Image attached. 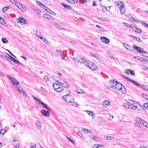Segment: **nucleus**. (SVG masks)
<instances>
[{
    "instance_id": "nucleus-2",
    "label": "nucleus",
    "mask_w": 148,
    "mask_h": 148,
    "mask_svg": "<svg viewBox=\"0 0 148 148\" xmlns=\"http://www.w3.org/2000/svg\"><path fill=\"white\" fill-rule=\"evenodd\" d=\"M133 48L137 52L140 53H147V52L145 51L143 48L136 45H133Z\"/></svg>"
},
{
    "instance_id": "nucleus-53",
    "label": "nucleus",
    "mask_w": 148,
    "mask_h": 148,
    "mask_svg": "<svg viewBox=\"0 0 148 148\" xmlns=\"http://www.w3.org/2000/svg\"><path fill=\"white\" fill-rule=\"evenodd\" d=\"M34 10L36 12L39 14H40L41 13V11L38 9H36L35 10Z\"/></svg>"
},
{
    "instance_id": "nucleus-49",
    "label": "nucleus",
    "mask_w": 148,
    "mask_h": 148,
    "mask_svg": "<svg viewBox=\"0 0 148 148\" xmlns=\"http://www.w3.org/2000/svg\"><path fill=\"white\" fill-rule=\"evenodd\" d=\"M43 16L44 17L49 19H50L51 17L50 16L47 14H44L43 15Z\"/></svg>"
},
{
    "instance_id": "nucleus-61",
    "label": "nucleus",
    "mask_w": 148,
    "mask_h": 148,
    "mask_svg": "<svg viewBox=\"0 0 148 148\" xmlns=\"http://www.w3.org/2000/svg\"><path fill=\"white\" fill-rule=\"evenodd\" d=\"M120 10L121 14L123 15L124 13V10L123 9H121H121H120Z\"/></svg>"
},
{
    "instance_id": "nucleus-60",
    "label": "nucleus",
    "mask_w": 148,
    "mask_h": 148,
    "mask_svg": "<svg viewBox=\"0 0 148 148\" xmlns=\"http://www.w3.org/2000/svg\"><path fill=\"white\" fill-rule=\"evenodd\" d=\"M3 131V129H2V130H1L0 131V134L1 135H2V136H3L5 134L4 133V132Z\"/></svg>"
},
{
    "instance_id": "nucleus-3",
    "label": "nucleus",
    "mask_w": 148,
    "mask_h": 148,
    "mask_svg": "<svg viewBox=\"0 0 148 148\" xmlns=\"http://www.w3.org/2000/svg\"><path fill=\"white\" fill-rule=\"evenodd\" d=\"M59 85V83H54L53 85V87L54 90L58 92H61L64 90V89L60 87Z\"/></svg>"
},
{
    "instance_id": "nucleus-57",
    "label": "nucleus",
    "mask_w": 148,
    "mask_h": 148,
    "mask_svg": "<svg viewBox=\"0 0 148 148\" xmlns=\"http://www.w3.org/2000/svg\"><path fill=\"white\" fill-rule=\"evenodd\" d=\"M67 1L70 3L73 4H75V2L73 1V0H67Z\"/></svg>"
},
{
    "instance_id": "nucleus-59",
    "label": "nucleus",
    "mask_w": 148,
    "mask_h": 148,
    "mask_svg": "<svg viewBox=\"0 0 148 148\" xmlns=\"http://www.w3.org/2000/svg\"><path fill=\"white\" fill-rule=\"evenodd\" d=\"M123 24L125 26L127 27H131V26L130 25L129 26V24L128 23H127L125 22H124L123 23Z\"/></svg>"
},
{
    "instance_id": "nucleus-58",
    "label": "nucleus",
    "mask_w": 148,
    "mask_h": 148,
    "mask_svg": "<svg viewBox=\"0 0 148 148\" xmlns=\"http://www.w3.org/2000/svg\"><path fill=\"white\" fill-rule=\"evenodd\" d=\"M60 81H59V82H60L59 84H64V83L65 82L63 80L61 79H60Z\"/></svg>"
},
{
    "instance_id": "nucleus-6",
    "label": "nucleus",
    "mask_w": 148,
    "mask_h": 148,
    "mask_svg": "<svg viewBox=\"0 0 148 148\" xmlns=\"http://www.w3.org/2000/svg\"><path fill=\"white\" fill-rule=\"evenodd\" d=\"M7 76L10 79V82L13 84L16 85L19 84V82L16 79H14L12 77H11V75H8Z\"/></svg>"
},
{
    "instance_id": "nucleus-42",
    "label": "nucleus",
    "mask_w": 148,
    "mask_h": 148,
    "mask_svg": "<svg viewBox=\"0 0 148 148\" xmlns=\"http://www.w3.org/2000/svg\"><path fill=\"white\" fill-rule=\"evenodd\" d=\"M77 135L79 137L82 138L83 136V135L82 133L79 131H78L77 132Z\"/></svg>"
},
{
    "instance_id": "nucleus-56",
    "label": "nucleus",
    "mask_w": 148,
    "mask_h": 148,
    "mask_svg": "<svg viewBox=\"0 0 148 148\" xmlns=\"http://www.w3.org/2000/svg\"><path fill=\"white\" fill-rule=\"evenodd\" d=\"M131 71V69H127L125 70V72L127 74H130V71Z\"/></svg>"
},
{
    "instance_id": "nucleus-31",
    "label": "nucleus",
    "mask_w": 148,
    "mask_h": 148,
    "mask_svg": "<svg viewBox=\"0 0 148 148\" xmlns=\"http://www.w3.org/2000/svg\"><path fill=\"white\" fill-rule=\"evenodd\" d=\"M99 19L100 20H101L103 21H109V20L107 18H106V17H101L99 18Z\"/></svg>"
},
{
    "instance_id": "nucleus-46",
    "label": "nucleus",
    "mask_w": 148,
    "mask_h": 148,
    "mask_svg": "<svg viewBox=\"0 0 148 148\" xmlns=\"http://www.w3.org/2000/svg\"><path fill=\"white\" fill-rule=\"evenodd\" d=\"M142 125H143V126L145 127L148 128V123L145 122H143Z\"/></svg>"
},
{
    "instance_id": "nucleus-24",
    "label": "nucleus",
    "mask_w": 148,
    "mask_h": 148,
    "mask_svg": "<svg viewBox=\"0 0 148 148\" xmlns=\"http://www.w3.org/2000/svg\"><path fill=\"white\" fill-rule=\"evenodd\" d=\"M36 125L38 126V129H42V126L41 124H40V123L38 121H36Z\"/></svg>"
},
{
    "instance_id": "nucleus-15",
    "label": "nucleus",
    "mask_w": 148,
    "mask_h": 148,
    "mask_svg": "<svg viewBox=\"0 0 148 148\" xmlns=\"http://www.w3.org/2000/svg\"><path fill=\"white\" fill-rule=\"evenodd\" d=\"M8 55L9 56V57H10V58H11V61H10V62L12 61H13L14 62H15L16 63H17L18 64H20V63L19 62H18V61L15 60L14 58H13L11 56H10L9 54H8Z\"/></svg>"
},
{
    "instance_id": "nucleus-40",
    "label": "nucleus",
    "mask_w": 148,
    "mask_h": 148,
    "mask_svg": "<svg viewBox=\"0 0 148 148\" xmlns=\"http://www.w3.org/2000/svg\"><path fill=\"white\" fill-rule=\"evenodd\" d=\"M81 129L83 131H84V132H86L87 133H88V132H91V130H89L86 128H82Z\"/></svg>"
},
{
    "instance_id": "nucleus-27",
    "label": "nucleus",
    "mask_w": 148,
    "mask_h": 148,
    "mask_svg": "<svg viewBox=\"0 0 148 148\" xmlns=\"http://www.w3.org/2000/svg\"><path fill=\"white\" fill-rule=\"evenodd\" d=\"M100 6L101 8H102V10L103 12H105L107 11V9L104 6H103L101 4H100Z\"/></svg>"
},
{
    "instance_id": "nucleus-11",
    "label": "nucleus",
    "mask_w": 148,
    "mask_h": 148,
    "mask_svg": "<svg viewBox=\"0 0 148 148\" xmlns=\"http://www.w3.org/2000/svg\"><path fill=\"white\" fill-rule=\"evenodd\" d=\"M66 99L67 100H66V101L67 102L71 103V104L72 106H74L75 107H77L78 105L76 102L75 101H71V100L70 99H68L67 98Z\"/></svg>"
},
{
    "instance_id": "nucleus-36",
    "label": "nucleus",
    "mask_w": 148,
    "mask_h": 148,
    "mask_svg": "<svg viewBox=\"0 0 148 148\" xmlns=\"http://www.w3.org/2000/svg\"><path fill=\"white\" fill-rule=\"evenodd\" d=\"M9 1L12 3L13 4L17 6V3H18L16 1H15L14 0H9Z\"/></svg>"
},
{
    "instance_id": "nucleus-32",
    "label": "nucleus",
    "mask_w": 148,
    "mask_h": 148,
    "mask_svg": "<svg viewBox=\"0 0 148 148\" xmlns=\"http://www.w3.org/2000/svg\"><path fill=\"white\" fill-rule=\"evenodd\" d=\"M102 146L98 144H95L93 146V148H102Z\"/></svg>"
},
{
    "instance_id": "nucleus-26",
    "label": "nucleus",
    "mask_w": 148,
    "mask_h": 148,
    "mask_svg": "<svg viewBox=\"0 0 148 148\" xmlns=\"http://www.w3.org/2000/svg\"><path fill=\"white\" fill-rule=\"evenodd\" d=\"M89 137L90 138L95 140L96 141H98V138L96 136H94L93 135H91L89 136Z\"/></svg>"
},
{
    "instance_id": "nucleus-35",
    "label": "nucleus",
    "mask_w": 148,
    "mask_h": 148,
    "mask_svg": "<svg viewBox=\"0 0 148 148\" xmlns=\"http://www.w3.org/2000/svg\"><path fill=\"white\" fill-rule=\"evenodd\" d=\"M43 78L47 82H48L49 81V79L47 75H44L43 76Z\"/></svg>"
},
{
    "instance_id": "nucleus-34",
    "label": "nucleus",
    "mask_w": 148,
    "mask_h": 148,
    "mask_svg": "<svg viewBox=\"0 0 148 148\" xmlns=\"http://www.w3.org/2000/svg\"><path fill=\"white\" fill-rule=\"evenodd\" d=\"M143 89L146 90H148V86L146 85H143L142 87Z\"/></svg>"
},
{
    "instance_id": "nucleus-25",
    "label": "nucleus",
    "mask_w": 148,
    "mask_h": 148,
    "mask_svg": "<svg viewBox=\"0 0 148 148\" xmlns=\"http://www.w3.org/2000/svg\"><path fill=\"white\" fill-rule=\"evenodd\" d=\"M2 56L4 58L7 60L8 61L10 62L11 61V58L10 57H9L6 55H2Z\"/></svg>"
},
{
    "instance_id": "nucleus-48",
    "label": "nucleus",
    "mask_w": 148,
    "mask_h": 148,
    "mask_svg": "<svg viewBox=\"0 0 148 148\" xmlns=\"http://www.w3.org/2000/svg\"><path fill=\"white\" fill-rule=\"evenodd\" d=\"M63 86L64 87L67 88L69 87V85L67 84L66 82L64 83V84H63Z\"/></svg>"
},
{
    "instance_id": "nucleus-18",
    "label": "nucleus",
    "mask_w": 148,
    "mask_h": 148,
    "mask_svg": "<svg viewBox=\"0 0 148 148\" xmlns=\"http://www.w3.org/2000/svg\"><path fill=\"white\" fill-rule=\"evenodd\" d=\"M123 45L124 47L127 50L132 51V50L130 49V47L129 45L123 43Z\"/></svg>"
},
{
    "instance_id": "nucleus-47",
    "label": "nucleus",
    "mask_w": 148,
    "mask_h": 148,
    "mask_svg": "<svg viewBox=\"0 0 148 148\" xmlns=\"http://www.w3.org/2000/svg\"><path fill=\"white\" fill-rule=\"evenodd\" d=\"M123 106L126 108H130V105L127 103H125L124 104Z\"/></svg>"
},
{
    "instance_id": "nucleus-54",
    "label": "nucleus",
    "mask_w": 148,
    "mask_h": 148,
    "mask_svg": "<svg viewBox=\"0 0 148 148\" xmlns=\"http://www.w3.org/2000/svg\"><path fill=\"white\" fill-rule=\"evenodd\" d=\"M141 23L143 26L148 27V24L145 23L144 22H141Z\"/></svg>"
},
{
    "instance_id": "nucleus-12",
    "label": "nucleus",
    "mask_w": 148,
    "mask_h": 148,
    "mask_svg": "<svg viewBox=\"0 0 148 148\" xmlns=\"http://www.w3.org/2000/svg\"><path fill=\"white\" fill-rule=\"evenodd\" d=\"M130 104L131 105H132L133 107H135V108L137 109L138 110H140V109L138 108V107L137 106L138 104L136 102L132 101L131 100L130 101Z\"/></svg>"
},
{
    "instance_id": "nucleus-5",
    "label": "nucleus",
    "mask_w": 148,
    "mask_h": 148,
    "mask_svg": "<svg viewBox=\"0 0 148 148\" xmlns=\"http://www.w3.org/2000/svg\"><path fill=\"white\" fill-rule=\"evenodd\" d=\"M16 20L18 23H20L21 24H26L28 23L27 21L25 20V19L22 17H19L17 18Z\"/></svg>"
},
{
    "instance_id": "nucleus-13",
    "label": "nucleus",
    "mask_w": 148,
    "mask_h": 148,
    "mask_svg": "<svg viewBox=\"0 0 148 148\" xmlns=\"http://www.w3.org/2000/svg\"><path fill=\"white\" fill-rule=\"evenodd\" d=\"M100 39L103 42H105V43H108L109 42V39L105 37H101Z\"/></svg>"
},
{
    "instance_id": "nucleus-7",
    "label": "nucleus",
    "mask_w": 148,
    "mask_h": 148,
    "mask_svg": "<svg viewBox=\"0 0 148 148\" xmlns=\"http://www.w3.org/2000/svg\"><path fill=\"white\" fill-rule=\"evenodd\" d=\"M122 77L123 78L126 79L128 81L132 83L136 86H140V85L139 84L137 83L136 82L131 79L128 78L127 77H125L123 75H122Z\"/></svg>"
},
{
    "instance_id": "nucleus-1",
    "label": "nucleus",
    "mask_w": 148,
    "mask_h": 148,
    "mask_svg": "<svg viewBox=\"0 0 148 148\" xmlns=\"http://www.w3.org/2000/svg\"><path fill=\"white\" fill-rule=\"evenodd\" d=\"M114 86V88L119 90V91L121 92L123 94H125L126 93L127 91L125 87L123 86L119 82H118L117 84Z\"/></svg>"
},
{
    "instance_id": "nucleus-55",
    "label": "nucleus",
    "mask_w": 148,
    "mask_h": 148,
    "mask_svg": "<svg viewBox=\"0 0 148 148\" xmlns=\"http://www.w3.org/2000/svg\"><path fill=\"white\" fill-rule=\"evenodd\" d=\"M9 8L8 7H4L3 8V11L5 12L8 10L9 9Z\"/></svg>"
},
{
    "instance_id": "nucleus-20",
    "label": "nucleus",
    "mask_w": 148,
    "mask_h": 148,
    "mask_svg": "<svg viewBox=\"0 0 148 148\" xmlns=\"http://www.w3.org/2000/svg\"><path fill=\"white\" fill-rule=\"evenodd\" d=\"M54 26H55L57 28L59 29H62V30H65L64 28L62 27L60 25L57 23H55L54 25Z\"/></svg>"
},
{
    "instance_id": "nucleus-64",
    "label": "nucleus",
    "mask_w": 148,
    "mask_h": 148,
    "mask_svg": "<svg viewBox=\"0 0 148 148\" xmlns=\"http://www.w3.org/2000/svg\"><path fill=\"white\" fill-rule=\"evenodd\" d=\"M43 41L44 42H45L47 45H49V42L45 38V40H44Z\"/></svg>"
},
{
    "instance_id": "nucleus-29",
    "label": "nucleus",
    "mask_w": 148,
    "mask_h": 148,
    "mask_svg": "<svg viewBox=\"0 0 148 148\" xmlns=\"http://www.w3.org/2000/svg\"><path fill=\"white\" fill-rule=\"evenodd\" d=\"M81 59L84 63L87 66L88 65L87 64H88L86 61V59L84 57H83L81 58Z\"/></svg>"
},
{
    "instance_id": "nucleus-4",
    "label": "nucleus",
    "mask_w": 148,
    "mask_h": 148,
    "mask_svg": "<svg viewBox=\"0 0 148 148\" xmlns=\"http://www.w3.org/2000/svg\"><path fill=\"white\" fill-rule=\"evenodd\" d=\"M87 65V66L93 70L96 71L98 69L97 66L92 62L89 63Z\"/></svg>"
},
{
    "instance_id": "nucleus-52",
    "label": "nucleus",
    "mask_w": 148,
    "mask_h": 148,
    "mask_svg": "<svg viewBox=\"0 0 148 148\" xmlns=\"http://www.w3.org/2000/svg\"><path fill=\"white\" fill-rule=\"evenodd\" d=\"M74 61L76 63H77L79 64H80L82 63L81 61H79V60H78L77 59H75L74 60Z\"/></svg>"
},
{
    "instance_id": "nucleus-62",
    "label": "nucleus",
    "mask_w": 148,
    "mask_h": 148,
    "mask_svg": "<svg viewBox=\"0 0 148 148\" xmlns=\"http://www.w3.org/2000/svg\"><path fill=\"white\" fill-rule=\"evenodd\" d=\"M36 35L37 36L40 38V37L42 35L40 33V32H39V33H37L36 34Z\"/></svg>"
},
{
    "instance_id": "nucleus-8",
    "label": "nucleus",
    "mask_w": 148,
    "mask_h": 148,
    "mask_svg": "<svg viewBox=\"0 0 148 148\" xmlns=\"http://www.w3.org/2000/svg\"><path fill=\"white\" fill-rule=\"evenodd\" d=\"M17 6L20 9L22 10L23 11H25L27 10V8L25 6L20 3H17Z\"/></svg>"
},
{
    "instance_id": "nucleus-45",
    "label": "nucleus",
    "mask_w": 148,
    "mask_h": 148,
    "mask_svg": "<svg viewBox=\"0 0 148 148\" xmlns=\"http://www.w3.org/2000/svg\"><path fill=\"white\" fill-rule=\"evenodd\" d=\"M130 20L131 21H137L138 22H139V21H138L137 20H136L135 18L131 17V18H130Z\"/></svg>"
},
{
    "instance_id": "nucleus-43",
    "label": "nucleus",
    "mask_w": 148,
    "mask_h": 148,
    "mask_svg": "<svg viewBox=\"0 0 148 148\" xmlns=\"http://www.w3.org/2000/svg\"><path fill=\"white\" fill-rule=\"evenodd\" d=\"M121 3L122 4L120 6L119 9H121H121H123V8L125 6V4L124 3L121 1Z\"/></svg>"
},
{
    "instance_id": "nucleus-38",
    "label": "nucleus",
    "mask_w": 148,
    "mask_h": 148,
    "mask_svg": "<svg viewBox=\"0 0 148 148\" xmlns=\"http://www.w3.org/2000/svg\"><path fill=\"white\" fill-rule=\"evenodd\" d=\"M65 136H66V139L68 140V141H69L70 142H71V143H72L73 144H74V143H75L71 139L69 138L68 137L66 136V135H65Z\"/></svg>"
},
{
    "instance_id": "nucleus-37",
    "label": "nucleus",
    "mask_w": 148,
    "mask_h": 148,
    "mask_svg": "<svg viewBox=\"0 0 148 148\" xmlns=\"http://www.w3.org/2000/svg\"><path fill=\"white\" fill-rule=\"evenodd\" d=\"M20 94H22V96L23 97H26V95L24 91L23 90H21V91Z\"/></svg>"
},
{
    "instance_id": "nucleus-50",
    "label": "nucleus",
    "mask_w": 148,
    "mask_h": 148,
    "mask_svg": "<svg viewBox=\"0 0 148 148\" xmlns=\"http://www.w3.org/2000/svg\"><path fill=\"white\" fill-rule=\"evenodd\" d=\"M134 38H135V40L139 42H141V40L139 38L135 36Z\"/></svg>"
},
{
    "instance_id": "nucleus-41",
    "label": "nucleus",
    "mask_w": 148,
    "mask_h": 148,
    "mask_svg": "<svg viewBox=\"0 0 148 148\" xmlns=\"http://www.w3.org/2000/svg\"><path fill=\"white\" fill-rule=\"evenodd\" d=\"M144 107L148 110V103H145L143 105Z\"/></svg>"
},
{
    "instance_id": "nucleus-44",
    "label": "nucleus",
    "mask_w": 148,
    "mask_h": 148,
    "mask_svg": "<svg viewBox=\"0 0 148 148\" xmlns=\"http://www.w3.org/2000/svg\"><path fill=\"white\" fill-rule=\"evenodd\" d=\"M141 96L143 97L144 98H145L146 99L148 100V96L147 95L144 94H141Z\"/></svg>"
},
{
    "instance_id": "nucleus-39",
    "label": "nucleus",
    "mask_w": 148,
    "mask_h": 148,
    "mask_svg": "<svg viewBox=\"0 0 148 148\" xmlns=\"http://www.w3.org/2000/svg\"><path fill=\"white\" fill-rule=\"evenodd\" d=\"M36 144L31 143L30 145V147L31 148H36Z\"/></svg>"
},
{
    "instance_id": "nucleus-9",
    "label": "nucleus",
    "mask_w": 148,
    "mask_h": 148,
    "mask_svg": "<svg viewBox=\"0 0 148 148\" xmlns=\"http://www.w3.org/2000/svg\"><path fill=\"white\" fill-rule=\"evenodd\" d=\"M118 82L116 80L114 79H112L110 81V84L112 86L111 87V88L112 87H114L117 84V82Z\"/></svg>"
},
{
    "instance_id": "nucleus-22",
    "label": "nucleus",
    "mask_w": 148,
    "mask_h": 148,
    "mask_svg": "<svg viewBox=\"0 0 148 148\" xmlns=\"http://www.w3.org/2000/svg\"><path fill=\"white\" fill-rule=\"evenodd\" d=\"M41 104L46 109L50 111L51 110V109L48 108L47 105L44 102H41Z\"/></svg>"
},
{
    "instance_id": "nucleus-10",
    "label": "nucleus",
    "mask_w": 148,
    "mask_h": 148,
    "mask_svg": "<svg viewBox=\"0 0 148 148\" xmlns=\"http://www.w3.org/2000/svg\"><path fill=\"white\" fill-rule=\"evenodd\" d=\"M41 113L46 116H49L50 114L49 112L45 110H42L40 111Z\"/></svg>"
},
{
    "instance_id": "nucleus-14",
    "label": "nucleus",
    "mask_w": 148,
    "mask_h": 148,
    "mask_svg": "<svg viewBox=\"0 0 148 148\" xmlns=\"http://www.w3.org/2000/svg\"><path fill=\"white\" fill-rule=\"evenodd\" d=\"M133 29L134 31L137 33H140L142 32V30L138 27H133Z\"/></svg>"
},
{
    "instance_id": "nucleus-63",
    "label": "nucleus",
    "mask_w": 148,
    "mask_h": 148,
    "mask_svg": "<svg viewBox=\"0 0 148 148\" xmlns=\"http://www.w3.org/2000/svg\"><path fill=\"white\" fill-rule=\"evenodd\" d=\"M130 73V74H131L132 75H134L135 74V72L134 71L132 70H131V71Z\"/></svg>"
},
{
    "instance_id": "nucleus-30",
    "label": "nucleus",
    "mask_w": 148,
    "mask_h": 148,
    "mask_svg": "<svg viewBox=\"0 0 148 148\" xmlns=\"http://www.w3.org/2000/svg\"><path fill=\"white\" fill-rule=\"evenodd\" d=\"M47 12H48V13H49L53 15L54 16H55L56 15V14L54 12L52 11L51 10H50V9H47Z\"/></svg>"
},
{
    "instance_id": "nucleus-21",
    "label": "nucleus",
    "mask_w": 148,
    "mask_h": 148,
    "mask_svg": "<svg viewBox=\"0 0 148 148\" xmlns=\"http://www.w3.org/2000/svg\"><path fill=\"white\" fill-rule=\"evenodd\" d=\"M135 120L138 123L141 124H142V123H143V122L144 121L142 119L139 118H135Z\"/></svg>"
},
{
    "instance_id": "nucleus-16",
    "label": "nucleus",
    "mask_w": 148,
    "mask_h": 148,
    "mask_svg": "<svg viewBox=\"0 0 148 148\" xmlns=\"http://www.w3.org/2000/svg\"><path fill=\"white\" fill-rule=\"evenodd\" d=\"M88 114L90 116H91L93 119L95 117V114L94 112L91 111L86 110Z\"/></svg>"
},
{
    "instance_id": "nucleus-33",
    "label": "nucleus",
    "mask_w": 148,
    "mask_h": 148,
    "mask_svg": "<svg viewBox=\"0 0 148 148\" xmlns=\"http://www.w3.org/2000/svg\"><path fill=\"white\" fill-rule=\"evenodd\" d=\"M1 40L3 43H6L8 42V40L5 38H2Z\"/></svg>"
},
{
    "instance_id": "nucleus-51",
    "label": "nucleus",
    "mask_w": 148,
    "mask_h": 148,
    "mask_svg": "<svg viewBox=\"0 0 148 148\" xmlns=\"http://www.w3.org/2000/svg\"><path fill=\"white\" fill-rule=\"evenodd\" d=\"M69 98H70V97H68V96H66V95H64L63 96V99L64 100H65L66 101V100H67V99H66L67 98L68 99H69Z\"/></svg>"
},
{
    "instance_id": "nucleus-17",
    "label": "nucleus",
    "mask_w": 148,
    "mask_h": 148,
    "mask_svg": "<svg viewBox=\"0 0 148 148\" xmlns=\"http://www.w3.org/2000/svg\"><path fill=\"white\" fill-rule=\"evenodd\" d=\"M110 105V102L108 101H106L102 103V105L105 107L109 106Z\"/></svg>"
},
{
    "instance_id": "nucleus-23",
    "label": "nucleus",
    "mask_w": 148,
    "mask_h": 148,
    "mask_svg": "<svg viewBox=\"0 0 148 148\" xmlns=\"http://www.w3.org/2000/svg\"><path fill=\"white\" fill-rule=\"evenodd\" d=\"M90 54L92 56H94L96 58L99 60V56L97 54L93 52H90Z\"/></svg>"
},
{
    "instance_id": "nucleus-28",
    "label": "nucleus",
    "mask_w": 148,
    "mask_h": 148,
    "mask_svg": "<svg viewBox=\"0 0 148 148\" xmlns=\"http://www.w3.org/2000/svg\"><path fill=\"white\" fill-rule=\"evenodd\" d=\"M53 78L57 82H59V81H60V78L54 75H53Z\"/></svg>"
},
{
    "instance_id": "nucleus-19",
    "label": "nucleus",
    "mask_w": 148,
    "mask_h": 148,
    "mask_svg": "<svg viewBox=\"0 0 148 148\" xmlns=\"http://www.w3.org/2000/svg\"><path fill=\"white\" fill-rule=\"evenodd\" d=\"M61 5H63L65 8L68 9L69 10H71V7L69 6V5H66L65 3H61Z\"/></svg>"
}]
</instances>
